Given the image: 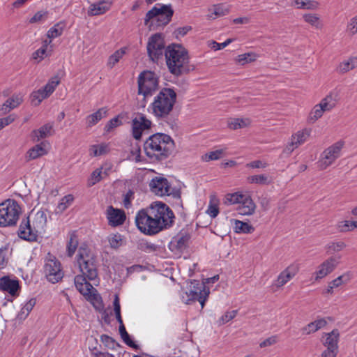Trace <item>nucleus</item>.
Instances as JSON below:
<instances>
[{"label":"nucleus","mask_w":357,"mask_h":357,"mask_svg":"<svg viewBox=\"0 0 357 357\" xmlns=\"http://www.w3.org/2000/svg\"><path fill=\"white\" fill-rule=\"evenodd\" d=\"M77 264L82 275H78L75 278L74 282L76 289L93 305L100 304V296L96 289L86 281V278L93 280L98 275L95 256L87 246L82 245L79 247L77 255Z\"/></svg>","instance_id":"obj_1"},{"label":"nucleus","mask_w":357,"mask_h":357,"mask_svg":"<svg viewBox=\"0 0 357 357\" xmlns=\"http://www.w3.org/2000/svg\"><path fill=\"white\" fill-rule=\"evenodd\" d=\"M174 218L173 212L165 204L154 202L137 213L135 223L142 233L153 235L169 227Z\"/></svg>","instance_id":"obj_2"},{"label":"nucleus","mask_w":357,"mask_h":357,"mask_svg":"<svg viewBox=\"0 0 357 357\" xmlns=\"http://www.w3.org/2000/svg\"><path fill=\"white\" fill-rule=\"evenodd\" d=\"M165 59L169 72L175 76H181L195 70L190 64L188 50L181 45L172 44L165 50Z\"/></svg>","instance_id":"obj_3"},{"label":"nucleus","mask_w":357,"mask_h":357,"mask_svg":"<svg viewBox=\"0 0 357 357\" xmlns=\"http://www.w3.org/2000/svg\"><path fill=\"white\" fill-rule=\"evenodd\" d=\"M174 142L171 137L165 134H155L144 143L146 155L153 160H162L171 153Z\"/></svg>","instance_id":"obj_4"},{"label":"nucleus","mask_w":357,"mask_h":357,"mask_svg":"<svg viewBox=\"0 0 357 357\" xmlns=\"http://www.w3.org/2000/svg\"><path fill=\"white\" fill-rule=\"evenodd\" d=\"M46 224V213L42 210L36 212L33 211L27 219L22 222L19 228V236L24 240L35 241L38 234L44 232Z\"/></svg>","instance_id":"obj_5"},{"label":"nucleus","mask_w":357,"mask_h":357,"mask_svg":"<svg viewBox=\"0 0 357 357\" xmlns=\"http://www.w3.org/2000/svg\"><path fill=\"white\" fill-rule=\"evenodd\" d=\"M218 279L219 276L217 275L205 279L202 282L195 280L191 282L187 290L181 294L183 302L185 304H190L192 302L197 301L199 302L202 308H204L205 302L210 294V289L208 287H206V284L214 283L218 281Z\"/></svg>","instance_id":"obj_6"},{"label":"nucleus","mask_w":357,"mask_h":357,"mask_svg":"<svg viewBox=\"0 0 357 357\" xmlns=\"http://www.w3.org/2000/svg\"><path fill=\"white\" fill-rule=\"evenodd\" d=\"M148 11L144 19V24L150 30H157L167 25L172 20L174 10L171 5L158 4Z\"/></svg>","instance_id":"obj_7"},{"label":"nucleus","mask_w":357,"mask_h":357,"mask_svg":"<svg viewBox=\"0 0 357 357\" xmlns=\"http://www.w3.org/2000/svg\"><path fill=\"white\" fill-rule=\"evenodd\" d=\"M158 88V78L156 74L151 71H144L138 77V97L141 102L139 108L145 107V100L151 97Z\"/></svg>","instance_id":"obj_8"},{"label":"nucleus","mask_w":357,"mask_h":357,"mask_svg":"<svg viewBox=\"0 0 357 357\" xmlns=\"http://www.w3.org/2000/svg\"><path fill=\"white\" fill-rule=\"evenodd\" d=\"M21 208L14 199H7L0 204V227L15 226L20 218Z\"/></svg>","instance_id":"obj_9"},{"label":"nucleus","mask_w":357,"mask_h":357,"mask_svg":"<svg viewBox=\"0 0 357 357\" xmlns=\"http://www.w3.org/2000/svg\"><path fill=\"white\" fill-rule=\"evenodd\" d=\"M176 93L169 88H163L153 102V112H171L176 102Z\"/></svg>","instance_id":"obj_10"},{"label":"nucleus","mask_w":357,"mask_h":357,"mask_svg":"<svg viewBox=\"0 0 357 357\" xmlns=\"http://www.w3.org/2000/svg\"><path fill=\"white\" fill-rule=\"evenodd\" d=\"M44 273L47 279L53 284L58 282L63 277L61 263L50 253L45 259Z\"/></svg>","instance_id":"obj_11"},{"label":"nucleus","mask_w":357,"mask_h":357,"mask_svg":"<svg viewBox=\"0 0 357 357\" xmlns=\"http://www.w3.org/2000/svg\"><path fill=\"white\" fill-rule=\"evenodd\" d=\"M344 146V142L340 140L324 150L318 161L319 167L325 169L331 165L340 156Z\"/></svg>","instance_id":"obj_12"},{"label":"nucleus","mask_w":357,"mask_h":357,"mask_svg":"<svg viewBox=\"0 0 357 357\" xmlns=\"http://www.w3.org/2000/svg\"><path fill=\"white\" fill-rule=\"evenodd\" d=\"M165 45L160 33H155L151 36L147 43V52L149 58L153 62L158 61L165 53Z\"/></svg>","instance_id":"obj_13"},{"label":"nucleus","mask_w":357,"mask_h":357,"mask_svg":"<svg viewBox=\"0 0 357 357\" xmlns=\"http://www.w3.org/2000/svg\"><path fill=\"white\" fill-rule=\"evenodd\" d=\"M59 84V80L58 78L54 77L44 87L33 91L30 96L31 104L38 105L43 100L49 97L54 92Z\"/></svg>","instance_id":"obj_14"},{"label":"nucleus","mask_w":357,"mask_h":357,"mask_svg":"<svg viewBox=\"0 0 357 357\" xmlns=\"http://www.w3.org/2000/svg\"><path fill=\"white\" fill-rule=\"evenodd\" d=\"M340 260V256H335L329 257L321 263L314 273V280L318 281L332 273L339 264Z\"/></svg>","instance_id":"obj_15"},{"label":"nucleus","mask_w":357,"mask_h":357,"mask_svg":"<svg viewBox=\"0 0 357 357\" xmlns=\"http://www.w3.org/2000/svg\"><path fill=\"white\" fill-rule=\"evenodd\" d=\"M149 188L153 193L158 196L172 194L171 185L167 179L162 176H155L149 183Z\"/></svg>","instance_id":"obj_16"},{"label":"nucleus","mask_w":357,"mask_h":357,"mask_svg":"<svg viewBox=\"0 0 357 357\" xmlns=\"http://www.w3.org/2000/svg\"><path fill=\"white\" fill-rule=\"evenodd\" d=\"M151 124V121L143 116L133 119L132 121L133 137L137 140L140 139L142 135L150 130Z\"/></svg>","instance_id":"obj_17"},{"label":"nucleus","mask_w":357,"mask_h":357,"mask_svg":"<svg viewBox=\"0 0 357 357\" xmlns=\"http://www.w3.org/2000/svg\"><path fill=\"white\" fill-rule=\"evenodd\" d=\"M339 100V93L337 91H331L319 104L314 107V112H327L335 109Z\"/></svg>","instance_id":"obj_18"},{"label":"nucleus","mask_w":357,"mask_h":357,"mask_svg":"<svg viewBox=\"0 0 357 357\" xmlns=\"http://www.w3.org/2000/svg\"><path fill=\"white\" fill-rule=\"evenodd\" d=\"M114 304V310L116 314V319L119 323V333L120 335L123 340V341L129 346L133 347L134 344L132 341L130 340L128 333L126 331V328L123 324V321L121 316V306L119 302V298L118 295H115L114 300L113 302Z\"/></svg>","instance_id":"obj_19"},{"label":"nucleus","mask_w":357,"mask_h":357,"mask_svg":"<svg viewBox=\"0 0 357 357\" xmlns=\"http://www.w3.org/2000/svg\"><path fill=\"white\" fill-rule=\"evenodd\" d=\"M298 272L297 265L291 264L287 266L278 276L277 280L274 282V285L279 288L286 284L290 281Z\"/></svg>","instance_id":"obj_20"},{"label":"nucleus","mask_w":357,"mask_h":357,"mask_svg":"<svg viewBox=\"0 0 357 357\" xmlns=\"http://www.w3.org/2000/svg\"><path fill=\"white\" fill-rule=\"evenodd\" d=\"M309 135L310 132L306 130L297 132L295 135H292L290 142L288 143L284 149V153L287 155L290 154L295 149L304 143Z\"/></svg>","instance_id":"obj_21"},{"label":"nucleus","mask_w":357,"mask_h":357,"mask_svg":"<svg viewBox=\"0 0 357 357\" xmlns=\"http://www.w3.org/2000/svg\"><path fill=\"white\" fill-rule=\"evenodd\" d=\"M339 340L340 332L338 330L334 329L331 332L324 334L322 337V344L326 347V349L338 352Z\"/></svg>","instance_id":"obj_22"},{"label":"nucleus","mask_w":357,"mask_h":357,"mask_svg":"<svg viewBox=\"0 0 357 357\" xmlns=\"http://www.w3.org/2000/svg\"><path fill=\"white\" fill-rule=\"evenodd\" d=\"M49 145L47 142H42L29 149L25 155L26 161H31L45 155L48 153Z\"/></svg>","instance_id":"obj_23"},{"label":"nucleus","mask_w":357,"mask_h":357,"mask_svg":"<svg viewBox=\"0 0 357 357\" xmlns=\"http://www.w3.org/2000/svg\"><path fill=\"white\" fill-rule=\"evenodd\" d=\"M107 218L109 225L116 227L123 224L126 220V214L121 209L109 206L107 209Z\"/></svg>","instance_id":"obj_24"},{"label":"nucleus","mask_w":357,"mask_h":357,"mask_svg":"<svg viewBox=\"0 0 357 357\" xmlns=\"http://www.w3.org/2000/svg\"><path fill=\"white\" fill-rule=\"evenodd\" d=\"M112 6V2L107 0H101L91 3L88 9L87 14L89 16L100 15L108 11Z\"/></svg>","instance_id":"obj_25"},{"label":"nucleus","mask_w":357,"mask_h":357,"mask_svg":"<svg viewBox=\"0 0 357 357\" xmlns=\"http://www.w3.org/2000/svg\"><path fill=\"white\" fill-rule=\"evenodd\" d=\"M256 205L249 195H245L236 209L238 213L243 215H250L255 211Z\"/></svg>","instance_id":"obj_26"},{"label":"nucleus","mask_w":357,"mask_h":357,"mask_svg":"<svg viewBox=\"0 0 357 357\" xmlns=\"http://www.w3.org/2000/svg\"><path fill=\"white\" fill-rule=\"evenodd\" d=\"M0 289L15 296L19 289V282L9 277H3L0 279Z\"/></svg>","instance_id":"obj_27"},{"label":"nucleus","mask_w":357,"mask_h":357,"mask_svg":"<svg viewBox=\"0 0 357 357\" xmlns=\"http://www.w3.org/2000/svg\"><path fill=\"white\" fill-rule=\"evenodd\" d=\"M357 68V56H350L341 61L336 67L335 72L339 75H344Z\"/></svg>","instance_id":"obj_28"},{"label":"nucleus","mask_w":357,"mask_h":357,"mask_svg":"<svg viewBox=\"0 0 357 357\" xmlns=\"http://www.w3.org/2000/svg\"><path fill=\"white\" fill-rule=\"evenodd\" d=\"M229 13V7L224 4H215L208 8L207 17L209 20H215L227 15Z\"/></svg>","instance_id":"obj_29"},{"label":"nucleus","mask_w":357,"mask_h":357,"mask_svg":"<svg viewBox=\"0 0 357 357\" xmlns=\"http://www.w3.org/2000/svg\"><path fill=\"white\" fill-rule=\"evenodd\" d=\"M109 150V144L102 142L91 145L89 149V154L93 158L100 157L107 154Z\"/></svg>","instance_id":"obj_30"},{"label":"nucleus","mask_w":357,"mask_h":357,"mask_svg":"<svg viewBox=\"0 0 357 357\" xmlns=\"http://www.w3.org/2000/svg\"><path fill=\"white\" fill-rule=\"evenodd\" d=\"M52 126L46 124L38 130H35L31 133V139L34 142H39L40 139L46 138L52 135Z\"/></svg>","instance_id":"obj_31"},{"label":"nucleus","mask_w":357,"mask_h":357,"mask_svg":"<svg viewBox=\"0 0 357 357\" xmlns=\"http://www.w3.org/2000/svg\"><path fill=\"white\" fill-rule=\"evenodd\" d=\"M23 102V96L21 94H16L9 98L3 105L1 110L5 112L10 111L17 108Z\"/></svg>","instance_id":"obj_32"},{"label":"nucleus","mask_w":357,"mask_h":357,"mask_svg":"<svg viewBox=\"0 0 357 357\" xmlns=\"http://www.w3.org/2000/svg\"><path fill=\"white\" fill-rule=\"evenodd\" d=\"M326 324L327 321L324 319H319L303 327L302 331L304 334L309 335L324 328Z\"/></svg>","instance_id":"obj_33"},{"label":"nucleus","mask_w":357,"mask_h":357,"mask_svg":"<svg viewBox=\"0 0 357 357\" xmlns=\"http://www.w3.org/2000/svg\"><path fill=\"white\" fill-rule=\"evenodd\" d=\"M304 22L317 29H321L323 27V23L318 14L305 13L302 16Z\"/></svg>","instance_id":"obj_34"},{"label":"nucleus","mask_w":357,"mask_h":357,"mask_svg":"<svg viewBox=\"0 0 357 357\" xmlns=\"http://www.w3.org/2000/svg\"><path fill=\"white\" fill-rule=\"evenodd\" d=\"M250 124V120L248 118H230L227 120L228 128L231 130L243 128Z\"/></svg>","instance_id":"obj_35"},{"label":"nucleus","mask_w":357,"mask_h":357,"mask_svg":"<svg viewBox=\"0 0 357 357\" xmlns=\"http://www.w3.org/2000/svg\"><path fill=\"white\" fill-rule=\"evenodd\" d=\"M206 213L212 218H215L219 213V199L215 195H211L209 204Z\"/></svg>","instance_id":"obj_36"},{"label":"nucleus","mask_w":357,"mask_h":357,"mask_svg":"<svg viewBox=\"0 0 357 357\" xmlns=\"http://www.w3.org/2000/svg\"><path fill=\"white\" fill-rule=\"evenodd\" d=\"M258 57L259 56L256 53L251 52L238 55L234 61L236 63L244 66L255 61Z\"/></svg>","instance_id":"obj_37"},{"label":"nucleus","mask_w":357,"mask_h":357,"mask_svg":"<svg viewBox=\"0 0 357 357\" xmlns=\"http://www.w3.org/2000/svg\"><path fill=\"white\" fill-rule=\"evenodd\" d=\"M234 230L236 233L250 234L253 232L254 227L247 222L234 220Z\"/></svg>","instance_id":"obj_38"},{"label":"nucleus","mask_w":357,"mask_h":357,"mask_svg":"<svg viewBox=\"0 0 357 357\" xmlns=\"http://www.w3.org/2000/svg\"><path fill=\"white\" fill-rule=\"evenodd\" d=\"M293 3L297 6V8L298 9L314 10L319 7V3L314 0H294Z\"/></svg>","instance_id":"obj_39"},{"label":"nucleus","mask_w":357,"mask_h":357,"mask_svg":"<svg viewBox=\"0 0 357 357\" xmlns=\"http://www.w3.org/2000/svg\"><path fill=\"white\" fill-rule=\"evenodd\" d=\"M248 181L250 183L268 185L272 182L273 179L267 174H258L249 176Z\"/></svg>","instance_id":"obj_40"},{"label":"nucleus","mask_w":357,"mask_h":357,"mask_svg":"<svg viewBox=\"0 0 357 357\" xmlns=\"http://www.w3.org/2000/svg\"><path fill=\"white\" fill-rule=\"evenodd\" d=\"M74 197L72 195L64 196L58 204L55 210L56 213H62L66 211L73 202Z\"/></svg>","instance_id":"obj_41"},{"label":"nucleus","mask_w":357,"mask_h":357,"mask_svg":"<svg viewBox=\"0 0 357 357\" xmlns=\"http://www.w3.org/2000/svg\"><path fill=\"white\" fill-rule=\"evenodd\" d=\"M65 24L63 22H59L50 29L47 31V36L49 39H54L60 36L64 29Z\"/></svg>","instance_id":"obj_42"},{"label":"nucleus","mask_w":357,"mask_h":357,"mask_svg":"<svg viewBox=\"0 0 357 357\" xmlns=\"http://www.w3.org/2000/svg\"><path fill=\"white\" fill-rule=\"evenodd\" d=\"M245 195H246L240 192L227 194L225 198V204H236L237 206H238L240 202H242V200Z\"/></svg>","instance_id":"obj_43"},{"label":"nucleus","mask_w":357,"mask_h":357,"mask_svg":"<svg viewBox=\"0 0 357 357\" xmlns=\"http://www.w3.org/2000/svg\"><path fill=\"white\" fill-rule=\"evenodd\" d=\"M337 228L341 232L352 231L357 228V220H344L339 222L337 224Z\"/></svg>","instance_id":"obj_44"},{"label":"nucleus","mask_w":357,"mask_h":357,"mask_svg":"<svg viewBox=\"0 0 357 357\" xmlns=\"http://www.w3.org/2000/svg\"><path fill=\"white\" fill-rule=\"evenodd\" d=\"M109 245L113 249H117L123 243L122 236L119 234H112L107 237Z\"/></svg>","instance_id":"obj_45"},{"label":"nucleus","mask_w":357,"mask_h":357,"mask_svg":"<svg viewBox=\"0 0 357 357\" xmlns=\"http://www.w3.org/2000/svg\"><path fill=\"white\" fill-rule=\"evenodd\" d=\"M226 150H227V148L225 147L224 149H217L215 151L207 153L202 156V160L206 162L218 160L219 158H220L222 157V155L224 154V153L225 152Z\"/></svg>","instance_id":"obj_46"},{"label":"nucleus","mask_w":357,"mask_h":357,"mask_svg":"<svg viewBox=\"0 0 357 357\" xmlns=\"http://www.w3.org/2000/svg\"><path fill=\"white\" fill-rule=\"evenodd\" d=\"M125 53L126 51L123 48L116 51L113 54H112L109 57L107 66L109 68H113L114 65L119 61L120 59L122 58Z\"/></svg>","instance_id":"obj_47"},{"label":"nucleus","mask_w":357,"mask_h":357,"mask_svg":"<svg viewBox=\"0 0 357 357\" xmlns=\"http://www.w3.org/2000/svg\"><path fill=\"white\" fill-rule=\"evenodd\" d=\"M78 245V240L75 234H71L67 245V251L69 257L75 253Z\"/></svg>","instance_id":"obj_48"},{"label":"nucleus","mask_w":357,"mask_h":357,"mask_svg":"<svg viewBox=\"0 0 357 357\" xmlns=\"http://www.w3.org/2000/svg\"><path fill=\"white\" fill-rule=\"evenodd\" d=\"M103 178L102 168H98L91 173L89 180V185H93L101 181Z\"/></svg>","instance_id":"obj_49"},{"label":"nucleus","mask_w":357,"mask_h":357,"mask_svg":"<svg viewBox=\"0 0 357 357\" xmlns=\"http://www.w3.org/2000/svg\"><path fill=\"white\" fill-rule=\"evenodd\" d=\"M346 31L350 36L357 34V15L350 19L347 25Z\"/></svg>","instance_id":"obj_50"},{"label":"nucleus","mask_w":357,"mask_h":357,"mask_svg":"<svg viewBox=\"0 0 357 357\" xmlns=\"http://www.w3.org/2000/svg\"><path fill=\"white\" fill-rule=\"evenodd\" d=\"M122 124V116L121 115H118L115 118L110 120L107 126H105V130L107 132H110L114 128L119 126Z\"/></svg>","instance_id":"obj_51"},{"label":"nucleus","mask_w":357,"mask_h":357,"mask_svg":"<svg viewBox=\"0 0 357 357\" xmlns=\"http://www.w3.org/2000/svg\"><path fill=\"white\" fill-rule=\"evenodd\" d=\"M348 281L349 277L347 275H343L332 280L331 283L332 284V287L336 288L340 287L342 284L347 283Z\"/></svg>","instance_id":"obj_52"},{"label":"nucleus","mask_w":357,"mask_h":357,"mask_svg":"<svg viewBox=\"0 0 357 357\" xmlns=\"http://www.w3.org/2000/svg\"><path fill=\"white\" fill-rule=\"evenodd\" d=\"M237 314L236 310H232L230 312H227L224 315L222 316L220 319V324H224L227 323L230 320L233 319Z\"/></svg>","instance_id":"obj_53"},{"label":"nucleus","mask_w":357,"mask_h":357,"mask_svg":"<svg viewBox=\"0 0 357 357\" xmlns=\"http://www.w3.org/2000/svg\"><path fill=\"white\" fill-rule=\"evenodd\" d=\"M7 248L2 247L0 248V270L3 268L7 264Z\"/></svg>","instance_id":"obj_54"},{"label":"nucleus","mask_w":357,"mask_h":357,"mask_svg":"<svg viewBox=\"0 0 357 357\" xmlns=\"http://www.w3.org/2000/svg\"><path fill=\"white\" fill-rule=\"evenodd\" d=\"M102 118V113H93L87 117V123L89 126H92L98 123Z\"/></svg>","instance_id":"obj_55"},{"label":"nucleus","mask_w":357,"mask_h":357,"mask_svg":"<svg viewBox=\"0 0 357 357\" xmlns=\"http://www.w3.org/2000/svg\"><path fill=\"white\" fill-rule=\"evenodd\" d=\"M47 15V12L39 11L37 12L30 20L29 23L33 24L42 21L44 18H46Z\"/></svg>","instance_id":"obj_56"},{"label":"nucleus","mask_w":357,"mask_h":357,"mask_svg":"<svg viewBox=\"0 0 357 357\" xmlns=\"http://www.w3.org/2000/svg\"><path fill=\"white\" fill-rule=\"evenodd\" d=\"M192 27L190 26H185L176 29L174 31V34L176 38L185 36L190 30Z\"/></svg>","instance_id":"obj_57"},{"label":"nucleus","mask_w":357,"mask_h":357,"mask_svg":"<svg viewBox=\"0 0 357 357\" xmlns=\"http://www.w3.org/2000/svg\"><path fill=\"white\" fill-rule=\"evenodd\" d=\"M16 116L14 114H10L8 116L0 119V129H2L6 126L9 125L15 119Z\"/></svg>","instance_id":"obj_58"},{"label":"nucleus","mask_w":357,"mask_h":357,"mask_svg":"<svg viewBox=\"0 0 357 357\" xmlns=\"http://www.w3.org/2000/svg\"><path fill=\"white\" fill-rule=\"evenodd\" d=\"M268 166V164L261 160H255L246 165V167L256 169H264Z\"/></svg>","instance_id":"obj_59"},{"label":"nucleus","mask_w":357,"mask_h":357,"mask_svg":"<svg viewBox=\"0 0 357 357\" xmlns=\"http://www.w3.org/2000/svg\"><path fill=\"white\" fill-rule=\"evenodd\" d=\"M134 199V192L132 190H129L126 192L123 197V205L126 208H129L131 205V202Z\"/></svg>","instance_id":"obj_60"},{"label":"nucleus","mask_w":357,"mask_h":357,"mask_svg":"<svg viewBox=\"0 0 357 357\" xmlns=\"http://www.w3.org/2000/svg\"><path fill=\"white\" fill-rule=\"evenodd\" d=\"M231 41H232V39H231V38L227 39L226 41H225L224 43H218L215 41H213L211 43L212 44L211 48H213L215 50H222V49L225 48V47H227L229 43H231Z\"/></svg>","instance_id":"obj_61"},{"label":"nucleus","mask_w":357,"mask_h":357,"mask_svg":"<svg viewBox=\"0 0 357 357\" xmlns=\"http://www.w3.org/2000/svg\"><path fill=\"white\" fill-rule=\"evenodd\" d=\"M276 342H277V337L275 336H272V337H270L266 339L263 342H261L260 343L259 346L261 348L271 346V345L274 344Z\"/></svg>","instance_id":"obj_62"},{"label":"nucleus","mask_w":357,"mask_h":357,"mask_svg":"<svg viewBox=\"0 0 357 357\" xmlns=\"http://www.w3.org/2000/svg\"><path fill=\"white\" fill-rule=\"evenodd\" d=\"M45 55V48H40L33 54V58L34 59H39V61H41Z\"/></svg>","instance_id":"obj_63"},{"label":"nucleus","mask_w":357,"mask_h":357,"mask_svg":"<svg viewBox=\"0 0 357 357\" xmlns=\"http://www.w3.org/2000/svg\"><path fill=\"white\" fill-rule=\"evenodd\" d=\"M337 354V351L325 349L322 351L321 357H336Z\"/></svg>","instance_id":"obj_64"}]
</instances>
